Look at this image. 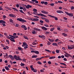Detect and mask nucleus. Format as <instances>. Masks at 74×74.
I'll return each mask as SVG.
<instances>
[{"label": "nucleus", "instance_id": "obj_1", "mask_svg": "<svg viewBox=\"0 0 74 74\" xmlns=\"http://www.w3.org/2000/svg\"><path fill=\"white\" fill-rule=\"evenodd\" d=\"M14 59H16V60H19V61H22V59L19 56H17L16 55L14 56Z\"/></svg>", "mask_w": 74, "mask_h": 74}, {"label": "nucleus", "instance_id": "obj_2", "mask_svg": "<svg viewBox=\"0 0 74 74\" xmlns=\"http://www.w3.org/2000/svg\"><path fill=\"white\" fill-rule=\"evenodd\" d=\"M65 13L70 17H73V13H69L68 12H65Z\"/></svg>", "mask_w": 74, "mask_h": 74}, {"label": "nucleus", "instance_id": "obj_3", "mask_svg": "<svg viewBox=\"0 0 74 74\" xmlns=\"http://www.w3.org/2000/svg\"><path fill=\"white\" fill-rule=\"evenodd\" d=\"M64 53L65 54H64V56L65 57H66V58H69V57L72 58V56L71 55H70L69 54L67 53V52H64Z\"/></svg>", "mask_w": 74, "mask_h": 74}, {"label": "nucleus", "instance_id": "obj_4", "mask_svg": "<svg viewBox=\"0 0 74 74\" xmlns=\"http://www.w3.org/2000/svg\"><path fill=\"white\" fill-rule=\"evenodd\" d=\"M7 38H8V39H10V40L12 42H15V40H14V38H13L12 37H10V36H8Z\"/></svg>", "mask_w": 74, "mask_h": 74}, {"label": "nucleus", "instance_id": "obj_5", "mask_svg": "<svg viewBox=\"0 0 74 74\" xmlns=\"http://www.w3.org/2000/svg\"><path fill=\"white\" fill-rule=\"evenodd\" d=\"M17 21H19L20 22H26V20H25L24 19H17Z\"/></svg>", "mask_w": 74, "mask_h": 74}, {"label": "nucleus", "instance_id": "obj_6", "mask_svg": "<svg viewBox=\"0 0 74 74\" xmlns=\"http://www.w3.org/2000/svg\"><path fill=\"white\" fill-rule=\"evenodd\" d=\"M45 51H47V52H49V53H51V52H52L53 54H55V52L54 51H53L52 52V51H50L49 50L45 49Z\"/></svg>", "mask_w": 74, "mask_h": 74}, {"label": "nucleus", "instance_id": "obj_7", "mask_svg": "<svg viewBox=\"0 0 74 74\" xmlns=\"http://www.w3.org/2000/svg\"><path fill=\"white\" fill-rule=\"evenodd\" d=\"M40 3L41 4H44L45 5H47L48 4V2H45L44 1H41Z\"/></svg>", "mask_w": 74, "mask_h": 74}, {"label": "nucleus", "instance_id": "obj_8", "mask_svg": "<svg viewBox=\"0 0 74 74\" xmlns=\"http://www.w3.org/2000/svg\"><path fill=\"white\" fill-rule=\"evenodd\" d=\"M38 15V16H44V17H47V16L43 14H37Z\"/></svg>", "mask_w": 74, "mask_h": 74}, {"label": "nucleus", "instance_id": "obj_9", "mask_svg": "<svg viewBox=\"0 0 74 74\" xmlns=\"http://www.w3.org/2000/svg\"><path fill=\"white\" fill-rule=\"evenodd\" d=\"M28 45L27 43H25V42H23V45H22V47H24L25 46H27Z\"/></svg>", "mask_w": 74, "mask_h": 74}, {"label": "nucleus", "instance_id": "obj_10", "mask_svg": "<svg viewBox=\"0 0 74 74\" xmlns=\"http://www.w3.org/2000/svg\"><path fill=\"white\" fill-rule=\"evenodd\" d=\"M32 6L31 5H27V6H26V8L27 9H29V8H32Z\"/></svg>", "mask_w": 74, "mask_h": 74}, {"label": "nucleus", "instance_id": "obj_11", "mask_svg": "<svg viewBox=\"0 0 74 74\" xmlns=\"http://www.w3.org/2000/svg\"><path fill=\"white\" fill-rule=\"evenodd\" d=\"M41 29L42 30H44L46 31L47 30V28L45 27L42 26L41 27Z\"/></svg>", "mask_w": 74, "mask_h": 74}, {"label": "nucleus", "instance_id": "obj_12", "mask_svg": "<svg viewBox=\"0 0 74 74\" xmlns=\"http://www.w3.org/2000/svg\"><path fill=\"white\" fill-rule=\"evenodd\" d=\"M29 20H31L32 21H38L39 20L38 19H29Z\"/></svg>", "mask_w": 74, "mask_h": 74}, {"label": "nucleus", "instance_id": "obj_13", "mask_svg": "<svg viewBox=\"0 0 74 74\" xmlns=\"http://www.w3.org/2000/svg\"><path fill=\"white\" fill-rule=\"evenodd\" d=\"M9 58H10V59L12 60H14V57H13V56H12L11 55H9Z\"/></svg>", "mask_w": 74, "mask_h": 74}, {"label": "nucleus", "instance_id": "obj_14", "mask_svg": "<svg viewBox=\"0 0 74 74\" xmlns=\"http://www.w3.org/2000/svg\"><path fill=\"white\" fill-rule=\"evenodd\" d=\"M9 16L10 17H12V18H15L16 17L13 14H9Z\"/></svg>", "mask_w": 74, "mask_h": 74}, {"label": "nucleus", "instance_id": "obj_15", "mask_svg": "<svg viewBox=\"0 0 74 74\" xmlns=\"http://www.w3.org/2000/svg\"><path fill=\"white\" fill-rule=\"evenodd\" d=\"M56 12L57 13H59L60 14L61 13H63V12L62 11L58 10L56 11Z\"/></svg>", "mask_w": 74, "mask_h": 74}, {"label": "nucleus", "instance_id": "obj_16", "mask_svg": "<svg viewBox=\"0 0 74 74\" xmlns=\"http://www.w3.org/2000/svg\"><path fill=\"white\" fill-rule=\"evenodd\" d=\"M49 16H50V17H51V18H54L55 19H58V18L56 17L52 16L51 15H49Z\"/></svg>", "mask_w": 74, "mask_h": 74}, {"label": "nucleus", "instance_id": "obj_17", "mask_svg": "<svg viewBox=\"0 0 74 74\" xmlns=\"http://www.w3.org/2000/svg\"><path fill=\"white\" fill-rule=\"evenodd\" d=\"M0 23H6L5 21L2 20H0Z\"/></svg>", "mask_w": 74, "mask_h": 74}, {"label": "nucleus", "instance_id": "obj_18", "mask_svg": "<svg viewBox=\"0 0 74 74\" xmlns=\"http://www.w3.org/2000/svg\"><path fill=\"white\" fill-rule=\"evenodd\" d=\"M13 25H14V26H15V27H18L19 26V24H18L14 23L13 24Z\"/></svg>", "mask_w": 74, "mask_h": 74}, {"label": "nucleus", "instance_id": "obj_19", "mask_svg": "<svg viewBox=\"0 0 74 74\" xmlns=\"http://www.w3.org/2000/svg\"><path fill=\"white\" fill-rule=\"evenodd\" d=\"M53 45H54V46H56V47H58V44L56 43H52Z\"/></svg>", "mask_w": 74, "mask_h": 74}, {"label": "nucleus", "instance_id": "obj_20", "mask_svg": "<svg viewBox=\"0 0 74 74\" xmlns=\"http://www.w3.org/2000/svg\"><path fill=\"white\" fill-rule=\"evenodd\" d=\"M10 22L11 23H14V20H12V19H10Z\"/></svg>", "mask_w": 74, "mask_h": 74}, {"label": "nucleus", "instance_id": "obj_21", "mask_svg": "<svg viewBox=\"0 0 74 74\" xmlns=\"http://www.w3.org/2000/svg\"><path fill=\"white\" fill-rule=\"evenodd\" d=\"M23 37L25 39H26V40H29V38H28V37L26 36H23Z\"/></svg>", "mask_w": 74, "mask_h": 74}, {"label": "nucleus", "instance_id": "obj_22", "mask_svg": "<svg viewBox=\"0 0 74 74\" xmlns=\"http://www.w3.org/2000/svg\"><path fill=\"white\" fill-rule=\"evenodd\" d=\"M56 57L55 56L50 57L49 58V59H55Z\"/></svg>", "mask_w": 74, "mask_h": 74}, {"label": "nucleus", "instance_id": "obj_23", "mask_svg": "<svg viewBox=\"0 0 74 74\" xmlns=\"http://www.w3.org/2000/svg\"><path fill=\"white\" fill-rule=\"evenodd\" d=\"M48 40H49V41H50L51 42H53V41H54V40L51 39H50V38H49Z\"/></svg>", "mask_w": 74, "mask_h": 74}, {"label": "nucleus", "instance_id": "obj_24", "mask_svg": "<svg viewBox=\"0 0 74 74\" xmlns=\"http://www.w3.org/2000/svg\"><path fill=\"white\" fill-rule=\"evenodd\" d=\"M37 58V56L36 55H33L32 56V58Z\"/></svg>", "mask_w": 74, "mask_h": 74}, {"label": "nucleus", "instance_id": "obj_25", "mask_svg": "<svg viewBox=\"0 0 74 74\" xmlns=\"http://www.w3.org/2000/svg\"><path fill=\"white\" fill-rule=\"evenodd\" d=\"M32 33L33 34H34L36 33V32L35 30H33V31L32 32Z\"/></svg>", "mask_w": 74, "mask_h": 74}, {"label": "nucleus", "instance_id": "obj_26", "mask_svg": "<svg viewBox=\"0 0 74 74\" xmlns=\"http://www.w3.org/2000/svg\"><path fill=\"white\" fill-rule=\"evenodd\" d=\"M5 68L6 70H10V69L9 68H8V67L7 66H5Z\"/></svg>", "mask_w": 74, "mask_h": 74}, {"label": "nucleus", "instance_id": "obj_27", "mask_svg": "<svg viewBox=\"0 0 74 74\" xmlns=\"http://www.w3.org/2000/svg\"><path fill=\"white\" fill-rule=\"evenodd\" d=\"M45 21L47 22V23H49V20L47 19H45Z\"/></svg>", "mask_w": 74, "mask_h": 74}, {"label": "nucleus", "instance_id": "obj_28", "mask_svg": "<svg viewBox=\"0 0 74 74\" xmlns=\"http://www.w3.org/2000/svg\"><path fill=\"white\" fill-rule=\"evenodd\" d=\"M28 47V45L25 46L24 47V49H25V50H26V48H28V47Z\"/></svg>", "mask_w": 74, "mask_h": 74}, {"label": "nucleus", "instance_id": "obj_29", "mask_svg": "<svg viewBox=\"0 0 74 74\" xmlns=\"http://www.w3.org/2000/svg\"><path fill=\"white\" fill-rule=\"evenodd\" d=\"M39 51H35V53L36 54H39Z\"/></svg>", "mask_w": 74, "mask_h": 74}, {"label": "nucleus", "instance_id": "obj_30", "mask_svg": "<svg viewBox=\"0 0 74 74\" xmlns=\"http://www.w3.org/2000/svg\"><path fill=\"white\" fill-rule=\"evenodd\" d=\"M41 58H37L36 59V61H38V60H41Z\"/></svg>", "mask_w": 74, "mask_h": 74}, {"label": "nucleus", "instance_id": "obj_31", "mask_svg": "<svg viewBox=\"0 0 74 74\" xmlns=\"http://www.w3.org/2000/svg\"><path fill=\"white\" fill-rule=\"evenodd\" d=\"M54 30H55V27H53L50 29V31L51 32H52Z\"/></svg>", "mask_w": 74, "mask_h": 74}, {"label": "nucleus", "instance_id": "obj_32", "mask_svg": "<svg viewBox=\"0 0 74 74\" xmlns=\"http://www.w3.org/2000/svg\"><path fill=\"white\" fill-rule=\"evenodd\" d=\"M56 52L57 53H59L60 52V51L59 50H56Z\"/></svg>", "mask_w": 74, "mask_h": 74}, {"label": "nucleus", "instance_id": "obj_33", "mask_svg": "<svg viewBox=\"0 0 74 74\" xmlns=\"http://www.w3.org/2000/svg\"><path fill=\"white\" fill-rule=\"evenodd\" d=\"M5 8H6V9H7V10H11V9H10V8H9L7 7H5Z\"/></svg>", "mask_w": 74, "mask_h": 74}, {"label": "nucleus", "instance_id": "obj_34", "mask_svg": "<svg viewBox=\"0 0 74 74\" xmlns=\"http://www.w3.org/2000/svg\"><path fill=\"white\" fill-rule=\"evenodd\" d=\"M62 35H63V36H67V34H66L65 33H63L62 34Z\"/></svg>", "mask_w": 74, "mask_h": 74}, {"label": "nucleus", "instance_id": "obj_35", "mask_svg": "<svg viewBox=\"0 0 74 74\" xmlns=\"http://www.w3.org/2000/svg\"><path fill=\"white\" fill-rule=\"evenodd\" d=\"M46 27H49V25H48V24H46L44 25Z\"/></svg>", "mask_w": 74, "mask_h": 74}, {"label": "nucleus", "instance_id": "obj_36", "mask_svg": "<svg viewBox=\"0 0 74 74\" xmlns=\"http://www.w3.org/2000/svg\"><path fill=\"white\" fill-rule=\"evenodd\" d=\"M20 66L23 67V66H25V64L21 62L20 64Z\"/></svg>", "mask_w": 74, "mask_h": 74}, {"label": "nucleus", "instance_id": "obj_37", "mask_svg": "<svg viewBox=\"0 0 74 74\" xmlns=\"http://www.w3.org/2000/svg\"><path fill=\"white\" fill-rule=\"evenodd\" d=\"M50 4V5H51V6H52V7H53V6H54V3H51L50 4Z\"/></svg>", "mask_w": 74, "mask_h": 74}, {"label": "nucleus", "instance_id": "obj_38", "mask_svg": "<svg viewBox=\"0 0 74 74\" xmlns=\"http://www.w3.org/2000/svg\"><path fill=\"white\" fill-rule=\"evenodd\" d=\"M60 64H63V65H64V66H67V65H66L65 63H60Z\"/></svg>", "mask_w": 74, "mask_h": 74}, {"label": "nucleus", "instance_id": "obj_39", "mask_svg": "<svg viewBox=\"0 0 74 74\" xmlns=\"http://www.w3.org/2000/svg\"><path fill=\"white\" fill-rule=\"evenodd\" d=\"M68 49H73V47H69V46H68Z\"/></svg>", "mask_w": 74, "mask_h": 74}, {"label": "nucleus", "instance_id": "obj_40", "mask_svg": "<svg viewBox=\"0 0 74 74\" xmlns=\"http://www.w3.org/2000/svg\"><path fill=\"white\" fill-rule=\"evenodd\" d=\"M12 9H13V10H15L16 11H18V10L16 9V8H12Z\"/></svg>", "mask_w": 74, "mask_h": 74}, {"label": "nucleus", "instance_id": "obj_41", "mask_svg": "<svg viewBox=\"0 0 74 74\" xmlns=\"http://www.w3.org/2000/svg\"><path fill=\"white\" fill-rule=\"evenodd\" d=\"M32 45H37V43H35V42H33L32 43Z\"/></svg>", "mask_w": 74, "mask_h": 74}, {"label": "nucleus", "instance_id": "obj_42", "mask_svg": "<svg viewBox=\"0 0 74 74\" xmlns=\"http://www.w3.org/2000/svg\"><path fill=\"white\" fill-rule=\"evenodd\" d=\"M71 10H74V6H72L71 8Z\"/></svg>", "mask_w": 74, "mask_h": 74}, {"label": "nucleus", "instance_id": "obj_43", "mask_svg": "<svg viewBox=\"0 0 74 74\" xmlns=\"http://www.w3.org/2000/svg\"><path fill=\"white\" fill-rule=\"evenodd\" d=\"M33 72H34V73H36L37 71V70L36 69H34V70L33 71Z\"/></svg>", "mask_w": 74, "mask_h": 74}, {"label": "nucleus", "instance_id": "obj_44", "mask_svg": "<svg viewBox=\"0 0 74 74\" xmlns=\"http://www.w3.org/2000/svg\"><path fill=\"white\" fill-rule=\"evenodd\" d=\"M19 11L21 13H23V14H24V12H23V10H19Z\"/></svg>", "mask_w": 74, "mask_h": 74}, {"label": "nucleus", "instance_id": "obj_45", "mask_svg": "<svg viewBox=\"0 0 74 74\" xmlns=\"http://www.w3.org/2000/svg\"><path fill=\"white\" fill-rule=\"evenodd\" d=\"M6 42H8V44H10V42H9V40H7V39H6Z\"/></svg>", "mask_w": 74, "mask_h": 74}, {"label": "nucleus", "instance_id": "obj_46", "mask_svg": "<svg viewBox=\"0 0 74 74\" xmlns=\"http://www.w3.org/2000/svg\"><path fill=\"white\" fill-rule=\"evenodd\" d=\"M51 43L50 42H49V41L48 42L47 44L48 45H51Z\"/></svg>", "mask_w": 74, "mask_h": 74}, {"label": "nucleus", "instance_id": "obj_47", "mask_svg": "<svg viewBox=\"0 0 74 74\" xmlns=\"http://www.w3.org/2000/svg\"><path fill=\"white\" fill-rule=\"evenodd\" d=\"M18 49L19 51H21V50H22V48L21 47H18Z\"/></svg>", "mask_w": 74, "mask_h": 74}, {"label": "nucleus", "instance_id": "obj_48", "mask_svg": "<svg viewBox=\"0 0 74 74\" xmlns=\"http://www.w3.org/2000/svg\"><path fill=\"white\" fill-rule=\"evenodd\" d=\"M1 25H3V27H4V26H5V23H2L1 24Z\"/></svg>", "mask_w": 74, "mask_h": 74}, {"label": "nucleus", "instance_id": "obj_49", "mask_svg": "<svg viewBox=\"0 0 74 74\" xmlns=\"http://www.w3.org/2000/svg\"><path fill=\"white\" fill-rule=\"evenodd\" d=\"M33 11H34V12H37V9H34L33 10Z\"/></svg>", "mask_w": 74, "mask_h": 74}, {"label": "nucleus", "instance_id": "obj_50", "mask_svg": "<svg viewBox=\"0 0 74 74\" xmlns=\"http://www.w3.org/2000/svg\"><path fill=\"white\" fill-rule=\"evenodd\" d=\"M45 34H49V32L47 31H46Z\"/></svg>", "mask_w": 74, "mask_h": 74}, {"label": "nucleus", "instance_id": "obj_51", "mask_svg": "<svg viewBox=\"0 0 74 74\" xmlns=\"http://www.w3.org/2000/svg\"><path fill=\"white\" fill-rule=\"evenodd\" d=\"M64 32H68V30H67V29H65L64 30Z\"/></svg>", "mask_w": 74, "mask_h": 74}, {"label": "nucleus", "instance_id": "obj_52", "mask_svg": "<svg viewBox=\"0 0 74 74\" xmlns=\"http://www.w3.org/2000/svg\"><path fill=\"white\" fill-rule=\"evenodd\" d=\"M44 67H45L46 68H48V66H47V64H45L44 65Z\"/></svg>", "mask_w": 74, "mask_h": 74}, {"label": "nucleus", "instance_id": "obj_53", "mask_svg": "<svg viewBox=\"0 0 74 74\" xmlns=\"http://www.w3.org/2000/svg\"><path fill=\"white\" fill-rule=\"evenodd\" d=\"M15 53H16V54H19V53L18 51H15Z\"/></svg>", "mask_w": 74, "mask_h": 74}, {"label": "nucleus", "instance_id": "obj_54", "mask_svg": "<svg viewBox=\"0 0 74 74\" xmlns=\"http://www.w3.org/2000/svg\"><path fill=\"white\" fill-rule=\"evenodd\" d=\"M38 63L39 64H42V63L40 61L38 62Z\"/></svg>", "mask_w": 74, "mask_h": 74}, {"label": "nucleus", "instance_id": "obj_55", "mask_svg": "<svg viewBox=\"0 0 74 74\" xmlns=\"http://www.w3.org/2000/svg\"><path fill=\"white\" fill-rule=\"evenodd\" d=\"M58 3H63V2H62V1H58Z\"/></svg>", "mask_w": 74, "mask_h": 74}, {"label": "nucleus", "instance_id": "obj_56", "mask_svg": "<svg viewBox=\"0 0 74 74\" xmlns=\"http://www.w3.org/2000/svg\"><path fill=\"white\" fill-rule=\"evenodd\" d=\"M30 3H31V4H36V3L34 2H33L32 1H30Z\"/></svg>", "mask_w": 74, "mask_h": 74}, {"label": "nucleus", "instance_id": "obj_57", "mask_svg": "<svg viewBox=\"0 0 74 74\" xmlns=\"http://www.w3.org/2000/svg\"><path fill=\"white\" fill-rule=\"evenodd\" d=\"M40 22L41 23H44V21L42 20H40Z\"/></svg>", "mask_w": 74, "mask_h": 74}, {"label": "nucleus", "instance_id": "obj_58", "mask_svg": "<svg viewBox=\"0 0 74 74\" xmlns=\"http://www.w3.org/2000/svg\"><path fill=\"white\" fill-rule=\"evenodd\" d=\"M24 29L25 30H27V28L26 27V26H25L24 28Z\"/></svg>", "mask_w": 74, "mask_h": 74}, {"label": "nucleus", "instance_id": "obj_59", "mask_svg": "<svg viewBox=\"0 0 74 74\" xmlns=\"http://www.w3.org/2000/svg\"><path fill=\"white\" fill-rule=\"evenodd\" d=\"M25 25H22L21 26V27L22 28H24V27H25Z\"/></svg>", "mask_w": 74, "mask_h": 74}, {"label": "nucleus", "instance_id": "obj_60", "mask_svg": "<svg viewBox=\"0 0 74 74\" xmlns=\"http://www.w3.org/2000/svg\"><path fill=\"white\" fill-rule=\"evenodd\" d=\"M44 14H48V12H46V11H45V13H44Z\"/></svg>", "mask_w": 74, "mask_h": 74}, {"label": "nucleus", "instance_id": "obj_61", "mask_svg": "<svg viewBox=\"0 0 74 74\" xmlns=\"http://www.w3.org/2000/svg\"><path fill=\"white\" fill-rule=\"evenodd\" d=\"M63 60H64V61H67V59L65 58H64Z\"/></svg>", "mask_w": 74, "mask_h": 74}, {"label": "nucleus", "instance_id": "obj_62", "mask_svg": "<svg viewBox=\"0 0 74 74\" xmlns=\"http://www.w3.org/2000/svg\"><path fill=\"white\" fill-rule=\"evenodd\" d=\"M18 38V36H14V38Z\"/></svg>", "mask_w": 74, "mask_h": 74}, {"label": "nucleus", "instance_id": "obj_63", "mask_svg": "<svg viewBox=\"0 0 74 74\" xmlns=\"http://www.w3.org/2000/svg\"><path fill=\"white\" fill-rule=\"evenodd\" d=\"M42 38H43V39H45V36L43 35L42 36Z\"/></svg>", "mask_w": 74, "mask_h": 74}, {"label": "nucleus", "instance_id": "obj_64", "mask_svg": "<svg viewBox=\"0 0 74 74\" xmlns=\"http://www.w3.org/2000/svg\"><path fill=\"white\" fill-rule=\"evenodd\" d=\"M33 14H35V15H37V12H34Z\"/></svg>", "mask_w": 74, "mask_h": 74}]
</instances>
